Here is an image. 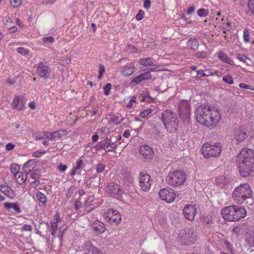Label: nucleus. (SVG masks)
I'll return each mask as SVG.
<instances>
[{
    "instance_id": "obj_1",
    "label": "nucleus",
    "mask_w": 254,
    "mask_h": 254,
    "mask_svg": "<svg viewBox=\"0 0 254 254\" xmlns=\"http://www.w3.org/2000/svg\"><path fill=\"white\" fill-rule=\"evenodd\" d=\"M196 121L204 126L213 128L220 122L221 115L214 107L199 106L195 111Z\"/></svg>"
},
{
    "instance_id": "obj_2",
    "label": "nucleus",
    "mask_w": 254,
    "mask_h": 254,
    "mask_svg": "<svg viewBox=\"0 0 254 254\" xmlns=\"http://www.w3.org/2000/svg\"><path fill=\"white\" fill-rule=\"evenodd\" d=\"M239 172L243 177L250 176L254 171V154L252 149L244 148L237 157Z\"/></svg>"
},
{
    "instance_id": "obj_3",
    "label": "nucleus",
    "mask_w": 254,
    "mask_h": 254,
    "mask_svg": "<svg viewBox=\"0 0 254 254\" xmlns=\"http://www.w3.org/2000/svg\"><path fill=\"white\" fill-rule=\"evenodd\" d=\"M162 121L167 131L170 133L176 132L179 127V120L174 112L166 110L161 113Z\"/></svg>"
},
{
    "instance_id": "obj_4",
    "label": "nucleus",
    "mask_w": 254,
    "mask_h": 254,
    "mask_svg": "<svg viewBox=\"0 0 254 254\" xmlns=\"http://www.w3.org/2000/svg\"><path fill=\"white\" fill-rule=\"evenodd\" d=\"M253 191L248 184H241L233 192L232 197L234 201L239 204L243 203L246 199L252 196Z\"/></svg>"
},
{
    "instance_id": "obj_5",
    "label": "nucleus",
    "mask_w": 254,
    "mask_h": 254,
    "mask_svg": "<svg viewBox=\"0 0 254 254\" xmlns=\"http://www.w3.org/2000/svg\"><path fill=\"white\" fill-rule=\"evenodd\" d=\"M201 150L205 158L217 157L220 154L221 145L219 142H216L213 145L206 142L202 145Z\"/></svg>"
},
{
    "instance_id": "obj_6",
    "label": "nucleus",
    "mask_w": 254,
    "mask_h": 254,
    "mask_svg": "<svg viewBox=\"0 0 254 254\" xmlns=\"http://www.w3.org/2000/svg\"><path fill=\"white\" fill-rule=\"evenodd\" d=\"M186 180L184 172L177 170L170 172L166 179V183L171 186L178 187L184 184Z\"/></svg>"
},
{
    "instance_id": "obj_7",
    "label": "nucleus",
    "mask_w": 254,
    "mask_h": 254,
    "mask_svg": "<svg viewBox=\"0 0 254 254\" xmlns=\"http://www.w3.org/2000/svg\"><path fill=\"white\" fill-rule=\"evenodd\" d=\"M190 105L188 101L183 100L179 105V113L180 118L185 124H188L190 121Z\"/></svg>"
},
{
    "instance_id": "obj_8",
    "label": "nucleus",
    "mask_w": 254,
    "mask_h": 254,
    "mask_svg": "<svg viewBox=\"0 0 254 254\" xmlns=\"http://www.w3.org/2000/svg\"><path fill=\"white\" fill-rule=\"evenodd\" d=\"M197 236L194 229L183 230L181 233V242L184 245H193L197 241Z\"/></svg>"
},
{
    "instance_id": "obj_9",
    "label": "nucleus",
    "mask_w": 254,
    "mask_h": 254,
    "mask_svg": "<svg viewBox=\"0 0 254 254\" xmlns=\"http://www.w3.org/2000/svg\"><path fill=\"white\" fill-rule=\"evenodd\" d=\"M117 145L115 141H113L112 138L106 137L101 141L97 145L98 149L103 148L106 152L114 151Z\"/></svg>"
},
{
    "instance_id": "obj_10",
    "label": "nucleus",
    "mask_w": 254,
    "mask_h": 254,
    "mask_svg": "<svg viewBox=\"0 0 254 254\" xmlns=\"http://www.w3.org/2000/svg\"><path fill=\"white\" fill-rule=\"evenodd\" d=\"M159 194L161 199L166 201L168 203L173 202L176 197V194L174 190L170 188L161 189Z\"/></svg>"
},
{
    "instance_id": "obj_11",
    "label": "nucleus",
    "mask_w": 254,
    "mask_h": 254,
    "mask_svg": "<svg viewBox=\"0 0 254 254\" xmlns=\"http://www.w3.org/2000/svg\"><path fill=\"white\" fill-rule=\"evenodd\" d=\"M139 186L144 191L149 190L151 183L150 182V176L146 173L140 172L139 173Z\"/></svg>"
},
{
    "instance_id": "obj_12",
    "label": "nucleus",
    "mask_w": 254,
    "mask_h": 254,
    "mask_svg": "<svg viewBox=\"0 0 254 254\" xmlns=\"http://www.w3.org/2000/svg\"><path fill=\"white\" fill-rule=\"evenodd\" d=\"M37 72L39 76L48 78L51 72V69L46 63L40 62L38 64Z\"/></svg>"
},
{
    "instance_id": "obj_13",
    "label": "nucleus",
    "mask_w": 254,
    "mask_h": 254,
    "mask_svg": "<svg viewBox=\"0 0 254 254\" xmlns=\"http://www.w3.org/2000/svg\"><path fill=\"white\" fill-rule=\"evenodd\" d=\"M104 217L107 219L109 222L117 223L121 221L122 219L120 213L113 209H109L104 215Z\"/></svg>"
},
{
    "instance_id": "obj_14",
    "label": "nucleus",
    "mask_w": 254,
    "mask_h": 254,
    "mask_svg": "<svg viewBox=\"0 0 254 254\" xmlns=\"http://www.w3.org/2000/svg\"><path fill=\"white\" fill-rule=\"evenodd\" d=\"M152 78V75L150 71L144 72L139 75L135 77L130 82V84L132 86H134L139 84L144 80L150 79Z\"/></svg>"
},
{
    "instance_id": "obj_15",
    "label": "nucleus",
    "mask_w": 254,
    "mask_h": 254,
    "mask_svg": "<svg viewBox=\"0 0 254 254\" xmlns=\"http://www.w3.org/2000/svg\"><path fill=\"white\" fill-rule=\"evenodd\" d=\"M196 209L192 205H187L183 209L185 217L190 221L193 220L195 215Z\"/></svg>"
},
{
    "instance_id": "obj_16",
    "label": "nucleus",
    "mask_w": 254,
    "mask_h": 254,
    "mask_svg": "<svg viewBox=\"0 0 254 254\" xmlns=\"http://www.w3.org/2000/svg\"><path fill=\"white\" fill-rule=\"evenodd\" d=\"M233 206H229L222 209L221 210V215L223 218L228 221H234Z\"/></svg>"
},
{
    "instance_id": "obj_17",
    "label": "nucleus",
    "mask_w": 254,
    "mask_h": 254,
    "mask_svg": "<svg viewBox=\"0 0 254 254\" xmlns=\"http://www.w3.org/2000/svg\"><path fill=\"white\" fill-rule=\"evenodd\" d=\"M139 153L147 160L151 159L154 154L152 148L146 145L140 147Z\"/></svg>"
},
{
    "instance_id": "obj_18",
    "label": "nucleus",
    "mask_w": 254,
    "mask_h": 254,
    "mask_svg": "<svg viewBox=\"0 0 254 254\" xmlns=\"http://www.w3.org/2000/svg\"><path fill=\"white\" fill-rule=\"evenodd\" d=\"M234 221L240 220L241 218H244L247 214L246 210L243 207H236L233 206Z\"/></svg>"
},
{
    "instance_id": "obj_19",
    "label": "nucleus",
    "mask_w": 254,
    "mask_h": 254,
    "mask_svg": "<svg viewBox=\"0 0 254 254\" xmlns=\"http://www.w3.org/2000/svg\"><path fill=\"white\" fill-rule=\"evenodd\" d=\"M67 134V131L66 130H60L53 132H44V135L46 137L50 140H53L56 138H60L62 136L66 135Z\"/></svg>"
},
{
    "instance_id": "obj_20",
    "label": "nucleus",
    "mask_w": 254,
    "mask_h": 254,
    "mask_svg": "<svg viewBox=\"0 0 254 254\" xmlns=\"http://www.w3.org/2000/svg\"><path fill=\"white\" fill-rule=\"evenodd\" d=\"M25 102L19 96H16L14 98L11 104L13 109H17L19 111L23 110L24 108Z\"/></svg>"
},
{
    "instance_id": "obj_21",
    "label": "nucleus",
    "mask_w": 254,
    "mask_h": 254,
    "mask_svg": "<svg viewBox=\"0 0 254 254\" xmlns=\"http://www.w3.org/2000/svg\"><path fill=\"white\" fill-rule=\"evenodd\" d=\"M86 247V252H88L89 254H102V251L97 247L94 246L92 243L89 242H86L84 244Z\"/></svg>"
},
{
    "instance_id": "obj_22",
    "label": "nucleus",
    "mask_w": 254,
    "mask_h": 254,
    "mask_svg": "<svg viewBox=\"0 0 254 254\" xmlns=\"http://www.w3.org/2000/svg\"><path fill=\"white\" fill-rule=\"evenodd\" d=\"M135 67L134 64L130 63L123 66L122 70V73L124 76H129L135 71Z\"/></svg>"
},
{
    "instance_id": "obj_23",
    "label": "nucleus",
    "mask_w": 254,
    "mask_h": 254,
    "mask_svg": "<svg viewBox=\"0 0 254 254\" xmlns=\"http://www.w3.org/2000/svg\"><path fill=\"white\" fill-rule=\"evenodd\" d=\"M234 138L237 141V143H239L243 141L246 137L247 134L245 132L242 130L241 129L238 128L236 129L234 132Z\"/></svg>"
},
{
    "instance_id": "obj_24",
    "label": "nucleus",
    "mask_w": 254,
    "mask_h": 254,
    "mask_svg": "<svg viewBox=\"0 0 254 254\" xmlns=\"http://www.w3.org/2000/svg\"><path fill=\"white\" fill-rule=\"evenodd\" d=\"M187 45L189 49L196 51L198 49L199 43L196 38H192L188 41Z\"/></svg>"
},
{
    "instance_id": "obj_25",
    "label": "nucleus",
    "mask_w": 254,
    "mask_h": 254,
    "mask_svg": "<svg viewBox=\"0 0 254 254\" xmlns=\"http://www.w3.org/2000/svg\"><path fill=\"white\" fill-rule=\"evenodd\" d=\"M100 177H90L85 183H86V186L87 188H89L91 186H92V187H99L100 185Z\"/></svg>"
},
{
    "instance_id": "obj_26",
    "label": "nucleus",
    "mask_w": 254,
    "mask_h": 254,
    "mask_svg": "<svg viewBox=\"0 0 254 254\" xmlns=\"http://www.w3.org/2000/svg\"><path fill=\"white\" fill-rule=\"evenodd\" d=\"M245 242L250 247H254V230H249L246 233Z\"/></svg>"
},
{
    "instance_id": "obj_27",
    "label": "nucleus",
    "mask_w": 254,
    "mask_h": 254,
    "mask_svg": "<svg viewBox=\"0 0 254 254\" xmlns=\"http://www.w3.org/2000/svg\"><path fill=\"white\" fill-rule=\"evenodd\" d=\"M0 191L7 197L12 198L15 196V193L9 187L1 185L0 186Z\"/></svg>"
},
{
    "instance_id": "obj_28",
    "label": "nucleus",
    "mask_w": 254,
    "mask_h": 254,
    "mask_svg": "<svg viewBox=\"0 0 254 254\" xmlns=\"http://www.w3.org/2000/svg\"><path fill=\"white\" fill-rule=\"evenodd\" d=\"M121 174L125 185L127 186H130L132 185V178L128 172L123 170L122 171Z\"/></svg>"
},
{
    "instance_id": "obj_29",
    "label": "nucleus",
    "mask_w": 254,
    "mask_h": 254,
    "mask_svg": "<svg viewBox=\"0 0 254 254\" xmlns=\"http://www.w3.org/2000/svg\"><path fill=\"white\" fill-rule=\"evenodd\" d=\"M4 206L9 211H10V209H12L14 212L17 213H19L21 212L19 205L16 203L6 202L4 204Z\"/></svg>"
},
{
    "instance_id": "obj_30",
    "label": "nucleus",
    "mask_w": 254,
    "mask_h": 254,
    "mask_svg": "<svg viewBox=\"0 0 254 254\" xmlns=\"http://www.w3.org/2000/svg\"><path fill=\"white\" fill-rule=\"evenodd\" d=\"M108 189L111 193L115 195H121L122 193L120 187L117 184H110L108 187Z\"/></svg>"
},
{
    "instance_id": "obj_31",
    "label": "nucleus",
    "mask_w": 254,
    "mask_h": 254,
    "mask_svg": "<svg viewBox=\"0 0 254 254\" xmlns=\"http://www.w3.org/2000/svg\"><path fill=\"white\" fill-rule=\"evenodd\" d=\"M92 228L94 231L99 233H103L106 230L104 223H92Z\"/></svg>"
},
{
    "instance_id": "obj_32",
    "label": "nucleus",
    "mask_w": 254,
    "mask_h": 254,
    "mask_svg": "<svg viewBox=\"0 0 254 254\" xmlns=\"http://www.w3.org/2000/svg\"><path fill=\"white\" fill-rule=\"evenodd\" d=\"M14 176L16 179L17 183L20 185L24 184L26 182L27 177V175L22 174L21 172L14 175Z\"/></svg>"
},
{
    "instance_id": "obj_33",
    "label": "nucleus",
    "mask_w": 254,
    "mask_h": 254,
    "mask_svg": "<svg viewBox=\"0 0 254 254\" xmlns=\"http://www.w3.org/2000/svg\"><path fill=\"white\" fill-rule=\"evenodd\" d=\"M154 60L152 58H145L139 59V64L142 65L147 66L153 65Z\"/></svg>"
},
{
    "instance_id": "obj_34",
    "label": "nucleus",
    "mask_w": 254,
    "mask_h": 254,
    "mask_svg": "<svg viewBox=\"0 0 254 254\" xmlns=\"http://www.w3.org/2000/svg\"><path fill=\"white\" fill-rule=\"evenodd\" d=\"M37 199L41 202L42 205L45 206L46 205L47 200L45 194L41 191H37L36 194Z\"/></svg>"
},
{
    "instance_id": "obj_35",
    "label": "nucleus",
    "mask_w": 254,
    "mask_h": 254,
    "mask_svg": "<svg viewBox=\"0 0 254 254\" xmlns=\"http://www.w3.org/2000/svg\"><path fill=\"white\" fill-rule=\"evenodd\" d=\"M219 58L223 62L231 64L233 61L229 57L223 52H219L218 54Z\"/></svg>"
},
{
    "instance_id": "obj_36",
    "label": "nucleus",
    "mask_w": 254,
    "mask_h": 254,
    "mask_svg": "<svg viewBox=\"0 0 254 254\" xmlns=\"http://www.w3.org/2000/svg\"><path fill=\"white\" fill-rule=\"evenodd\" d=\"M30 173V177L34 180H39L41 176V172L39 169H35Z\"/></svg>"
},
{
    "instance_id": "obj_37",
    "label": "nucleus",
    "mask_w": 254,
    "mask_h": 254,
    "mask_svg": "<svg viewBox=\"0 0 254 254\" xmlns=\"http://www.w3.org/2000/svg\"><path fill=\"white\" fill-rule=\"evenodd\" d=\"M119 118L118 116L113 115L109 121V123L110 124L120 125L123 122L124 119L123 118L121 121H119Z\"/></svg>"
},
{
    "instance_id": "obj_38",
    "label": "nucleus",
    "mask_w": 254,
    "mask_h": 254,
    "mask_svg": "<svg viewBox=\"0 0 254 254\" xmlns=\"http://www.w3.org/2000/svg\"><path fill=\"white\" fill-rule=\"evenodd\" d=\"M195 56L197 59H205L207 57V53L205 51L197 52L195 54Z\"/></svg>"
},
{
    "instance_id": "obj_39",
    "label": "nucleus",
    "mask_w": 254,
    "mask_h": 254,
    "mask_svg": "<svg viewBox=\"0 0 254 254\" xmlns=\"http://www.w3.org/2000/svg\"><path fill=\"white\" fill-rule=\"evenodd\" d=\"M31 163H33V160H30L28 161H27V162H26L24 165H23V171L25 173V175H28V174H29L31 171H32V170H30V168L28 167V165L29 164H30Z\"/></svg>"
},
{
    "instance_id": "obj_40",
    "label": "nucleus",
    "mask_w": 254,
    "mask_h": 254,
    "mask_svg": "<svg viewBox=\"0 0 254 254\" xmlns=\"http://www.w3.org/2000/svg\"><path fill=\"white\" fill-rule=\"evenodd\" d=\"M208 72V73L206 74V73L204 71H203L202 70H199L197 71L196 77H197L198 78H201V77H206V76H209L210 75H214V73L212 72Z\"/></svg>"
},
{
    "instance_id": "obj_41",
    "label": "nucleus",
    "mask_w": 254,
    "mask_h": 254,
    "mask_svg": "<svg viewBox=\"0 0 254 254\" xmlns=\"http://www.w3.org/2000/svg\"><path fill=\"white\" fill-rule=\"evenodd\" d=\"M222 80L228 84H232L234 83L233 78L230 74L224 76L222 78Z\"/></svg>"
},
{
    "instance_id": "obj_42",
    "label": "nucleus",
    "mask_w": 254,
    "mask_h": 254,
    "mask_svg": "<svg viewBox=\"0 0 254 254\" xmlns=\"http://www.w3.org/2000/svg\"><path fill=\"white\" fill-rule=\"evenodd\" d=\"M208 11L205 8H200L197 11V15L200 17H205L208 15Z\"/></svg>"
},
{
    "instance_id": "obj_43",
    "label": "nucleus",
    "mask_w": 254,
    "mask_h": 254,
    "mask_svg": "<svg viewBox=\"0 0 254 254\" xmlns=\"http://www.w3.org/2000/svg\"><path fill=\"white\" fill-rule=\"evenodd\" d=\"M75 165V166L74 167L75 168V170L78 171L83 168L84 166V162L81 158L78 159L76 161Z\"/></svg>"
},
{
    "instance_id": "obj_44",
    "label": "nucleus",
    "mask_w": 254,
    "mask_h": 254,
    "mask_svg": "<svg viewBox=\"0 0 254 254\" xmlns=\"http://www.w3.org/2000/svg\"><path fill=\"white\" fill-rule=\"evenodd\" d=\"M153 110L151 109H146L140 112V116L142 118H145L149 114H151Z\"/></svg>"
},
{
    "instance_id": "obj_45",
    "label": "nucleus",
    "mask_w": 254,
    "mask_h": 254,
    "mask_svg": "<svg viewBox=\"0 0 254 254\" xmlns=\"http://www.w3.org/2000/svg\"><path fill=\"white\" fill-rule=\"evenodd\" d=\"M243 38L244 41L246 43L249 42L250 40V32L248 29H245L243 31Z\"/></svg>"
},
{
    "instance_id": "obj_46",
    "label": "nucleus",
    "mask_w": 254,
    "mask_h": 254,
    "mask_svg": "<svg viewBox=\"0 0 254 254\" xmlns=\"http://www.w3.org/2000/svg\"><path fill=\"white\" fill-rule=\"evenodd\" d=\"M17 52L18 53L24 56L28 55L29 54V51L24 49L23 47L18 48L17 49Z\"/></svg>"
},
{
    "instance_id": "obj_47",
    "label": "nucleus",
    "mask_w": 254,
    "mask_h": 254,
    "mask_svg": "<svg viewBox=\"0 0 254 254\" xmlns=\"http://www.w3.org/2000/svg\"><path fill=\"white\" fill-rule=\"evenodd\" d=\"M249 10L254 15V0H249L248 2Z\"/></svg>"
},
{
    "instance_id": "obj_48",
    "label": "nucleus",
    "mask_w": 254,
    "mask_h": 254,
    "mask_svg": "<svg viewBox=\"0 0 254 254\" xmlns=\"http://www.w3.org/2000/svg\"><path fill=\"white\" fill-rule=\"evenodd\" d=\"M104 72H105V67H104V65L102 64H100L99 66V75L98 76V78L99 79H102Z\"/></svg>"
},
{
    "instance_id": "obj_49",
    "label": "nucleus",
    "mask_w": 254,
    "mask_h": 254,
    "mask_svg": "<svg viewBox=\"0 0 254 254\" xmlns=\"http://www.w3.org/2000/svg\"><path fill=\"white\" fill-rule=\"evenodd\" d=\"M11 171L15 175L19 172V166L16 164H12L11 165Z\"/></svg>"
},
{
    "instance_id": "obj_50",
    "label": "nucleus",
    "mask_w": 254,
    "mask_h": 254,
    "mask_svg": "<svg viewBox=\"0 0 254 254\" xmlns=\"http://www.w3.org/2000/svg\"><path fill=\"white\" fill-rule=\"evenodd\" d=\"M112 85L111 83H107L103 88L104 94L108 95L111 89Z\"/></svg>"
},
{
    "instance_id": "obj_51",
    "label": "nucleus",
    "mask_w": 254,
    "mask_h": 254,
    "mask_svg": "<svg viewBox=\"0 0 254 254\" xmlns=\"http://www.w3.org/2000/svg\"><path fill=\"white\" fill-rule=\"evenodd\" d=\"M236 58L239 61L244 63L246 62V60L248 59V58L244 54H238L236 55Z\"/></svg>"
},
{
    "instance_id": "obj_52",
    "label": "nucleus",
    "mask_w": 254,
    "mask_h": 254,
    "mask_svg": "<svg viewBox=\"0 0 254 254\" xmlns=\"http://www.w3.org/2000/svg\"><path fill=\"white\" fill-rule=\"evenodd\" d=\"M10 3L12 6L16 7L21 4L22 1L21 0H10Z\"/></svg>"
},
{
    "instance_id": "obj_53",
    "label": "nucleus",
    "mask_w": 254,
    "mask_h": 254,
    "mask_svg": "<svg viewBox=\"0 0 254 254\" xmlns=\"http://www.w3.org/2000/svg\"><path fill=\"white\" fill-rule=\"evenodd\" d=\"M43 41L45 43H52L55 41V39L52 36L46 37L43 38Z\"/></svg>"
},
{
    "instance_id": "obj_54",
    "label": "nucleus",
    "mask_w": 254,
    "mask_h": 254,
    "mask_svg": "<svg viewBox=\"0 0 254 254\" xmlns=\"http://www.w3.org/2000/svg\"><path fill=\"white\" fill-rule=\"evenodd\" d=\"M144 17V12L142 10H140L138 13L136 14L135 18L137 20H141Z\"/></svg>"
},
{
    "instance_id": "obj_55",
    "label": "nucleus",
    "mask_w": 254,
    "mask_h": 254,
    "mask_svg": "<svg viewBox=\"0 0 254 254\" xmlns=\"http://www.w3.org/2000/svg\"><path fill=\"white\" fill-rule=\"evenodd\" d=\"M239 87L242 89H248L251 90H254V87L250 85L246 84L245 83H241L239 84Z\"/></svg>"
},
{
    "instance_id": "obj_56",
    "label": "nucleus",
    "mask_w": 254,
    "mask_h": 254,
    "mask_svg": "<svg viewBox=\"0 0 254 254\" xmlns=\"http://www.w3.org/2000/svg\"><path fill=\"white\" fill-rule=\"evenodd\" d=\"M105 166L101 163L98 164L96 167V171L98 173L103 172L105 170Z\"/></svg>"
},
{
    "instance_id": "obj_57",
    "label": "nucleus",
    "mask_w": 254,
    "mask_h": 254,
    "mask_svg": "<svg viewBox=\"0 0 254 254\" xmlns=\"http://www.w3.org/2000/svg\"><path fill=\"white\" fill-rule=\"evenodd\" d=\"M222 29L224 30L223 32L226 33V31H228L230 30V24L229 22H226L225 23L223 24V28Z\"/></svg>"
},
{
    "instance_id": "obj_58",
    "label": "nucleus",
    "mask_w": 254,
    "mask_h": 254,
    "mask_svg": "<svg viewBox=\"0 0 254 254\" xmlns=\"http://www.w3.org/2000/svg\"><path fill=\"white\" fill-rule=\"evenodd\" d=\"M152 66L149 67L148 68L149 71H157L159 70V65L157 64H154V63H153V65H151Z\"/></svg>"
},
{
    "instance_id": "obj_59",
    "label": "nucleus",
    "mask_w": 254,
    "mask_h": 254,
    "mask_svg": "<svg viewBox=\"0 0 254 254\" xmlns=\"http://www.w3.org/2000/svg\"><path fill=\"white\" fill-rule=\"evenodd\" d=\"M46 152V151H43L42 152L36 151L33 153V156L35 157H40L42 154H44Z\"/></svg>"
},
{
    "instance_id": "obj_60",
    "label": "nucleus",
    "mask_w": 254,
    "mask_h": 254,
    "mask_svg": "<svg viewBox=\"0 0 254 254\" xmlns=\"http://www.w3.org/2000/svg\"><path fill=\"white\" fill-rule=\"evenodd\" d=\"M151 6V1L150 0H145L143 3V7L146 9H148Z\"/></svg>"
},
{
    "instance_id": "obj_61",
    "label": "nucleus",
    "mask_w": 254,
    "mask_h": 254,
    "mask_svg": "<svg viewBox=\"0 0 254 254\" xmlns=\"http://www.w3.org/2000/svg\"><path fill=\"white\" fill-rule=\"evenodd\" d=\"M40 184V181L39 180H34L30 183V186L33 188H36Z\"/></svg>"
},
{
    "instance_id": "obj_62",
    "label": "nucleus",
    "mask_w": 254,
    "mask_h": 254,
    "mask_svg": "<svg viewBox=\"0 0 254 254\" xmlns=\"http://www.w3.org/2000/svg\"><path fill=\"white\" fill-rule=\"evenodd\" d=\"M14 147V145L11 143H7L5 146V149L6 150L10 151L12 150Z\"/></svg>"
},
{
    "instance_id": "obj_63",
    "label": "nucleus",
    "mask_w": 254,
    "mask_h": 254,
    "mask_svg": "<svg viewBox=\"0 0 254 254\" xmlns=\"http://www.w3.org/2000/svg\"><path fill=\"white\" fill-rule=\"evenodd\" d=\"M82 203L81 201L76 200L75 203L74 208L75 209L77 210L80 207H81Z\"/></svg>"
},
{
    "instance_id": "obj_64",
    "label": "nucleus",
    "mask_w": 254,
    "mask_h": 254,
    "mask_svg": "<svg viewBox=\"0 0 254 254\" xmlns=\"http://www.w3.org/2000/svg\"><path fill=\"white\" fill-rule=\"evenodd\" d=\"M224 243L226 247L232 253V245L228 241L224 240Z\"/></svg>"
}]
</instances>
